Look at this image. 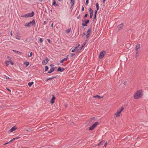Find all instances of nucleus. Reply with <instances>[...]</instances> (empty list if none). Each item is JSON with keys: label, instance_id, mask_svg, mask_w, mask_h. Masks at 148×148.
Returning a JSON list of instances; mask_svg holds the SVG:
<instances>
[{"label": "nucleus", "instance_id": "nucleus-1", "mask_svg": "<svg viewBox=\"0 0 148 148\" xmlns=\"http://www.w3.org/2000/svg\"><path fill=\"white\" fill-rule=\"evenodd\" d=\"M143 91L142 90H137L134 95V97L135 99H138L142 97Z\"/></svg>", "mask_w": 148, "mask_h": 148}, {"label": "nucleus", "instance_id": "nucleus-2", "mask_svg": "<svg viewBox=\"0 0 148 148\" xmlns=\"http://www.w3.org/2000/svg\"><path fill=\"white\" fill-rule=\"evenodd\" d=\"M124 109V108L123 107H122L120 109L117 110L116 112L114 114V116L117 117L120 116H121V112Z\"/></svg>", "mask_w": 148, "mask_h": 148}, {"label": "nucleus", "instance_id": "nucleus-3", "mask_svg": "<svg viewBox=\"0 0 148 148\" xmlns=\"http://www.w3.org/2000/svg\"><path fill=\"white\" fill-rule=\"evenodd\" d=\"M34 14V12L32 11L31 13H29L21 16V17L23 18L31 17L33 16Z\"/></svg>", "mask_w": 148, "mask_h": 148}, {"label": "nucleus", "instance_id": "nucleus-4", "mask_svg": "<svg viewBox=\"0 0 148 148\" xmlns=\"http://www.w3.org/2000/svg\"><path fill=\"white\" fill-rule=\"evenodd\" d=\"M35 24V22L34 19L32 20V21H30L29 23H26L25 25V27H31L32 25H34Z\"/></svg>", "mask_w": 148, "mask_h": 148}, {"label": "nucleus", "instance_id": "nucleus-5", "mask_svg": "<svg viewBox=\"0 0 148 148\" xmlns=\"http://www.w3.org/2000/svg\"><path fill=\"white\" fill-rule=\"evenodd\" d=\"M96 7L97 9V10H96L95 13V15L94 16V18H96V15L97 13V11L99 10V5L98 3H97L96 4Z\"/></svg>", "mask_w": 148, "mask_h": 148}, {"label": "nucleus", "instance_id": "nucleus-6", "mask_svg": "<svg viewBox=\"0 0 148 148\" xmlns=\"http://www.w3.org/2000/svg\"><path fill=\"white\" fill-rule=\"evenodd\" d=\"M105 53V52L104 51H103L101 52L100 54L99 58H102L104 56Z\"/></svg>", "mask_w": 148, "mask_h": 148}, {"label": "nucleus", "instance_id": "nucleus-7", "mask_svg": "<svg viewBox=\"0 0 148 148\" xmlns=\"http://www.w3.org/2000/svg\"><path fill=\"white\" fill-rule=\"evenodd\" d=\"M49 59L47 57L46 58L45 60H44L42 61V64L43 65H45L49 61Z\"/></svg>", "mask_w": 148, "mask_h": 148}, {"label": "nucleus", "instance_id": "nucleus-8", "mask_svg": "<svg viewBox=\"0 0 148 148\" xmlns=\"http://www.w3.org/2000/svg\"><path fill=\"white\" fill-rule=\"evenodd\" d=\"M99 124V123L98 122H96L93 124V129L96 127Z\"/></svg>", "mask_w": 148, "mask_h": 148}, {"label": "nucleus", "instance_id": "nucleus-9", "mask_svg": "<svg viewBox=\"0 0 148 148\" xmlns=\"http://www.w3.org/2000/svg\"><path fill=\"white\" fill-rule=\"evenodd\" d=\"M89 20H87L85 21V23H82V25L83 26H87V24L89 23Z\"/></svg>", "mask_w": 148, "mask_h": 148}, {"label": "nucleus", "instance_id": "nucleus-10", "mask_svg": "<svg viewBox=\"0 0 148 148\" xmlns=\"http://www.w3.org/2000/svg\"><path fill=\"white\" fill-rule=\"evenodd\" d=\"M56 99V97L54 95L52 96V97L51 99V102L52 104L53 103L55 102V100Z\"/></svg>", "mask_w": 148, "mask_h": 148}, {"label": "nucleus", "instance_id": "nucleus-11", "mask_svg": "<svg viewBox=\"0 0 148 148\" xmlns=\"http://www.w3.org/2000/svg\"><path fill=\"white\" fill-rule=\"evenodd\" d=\"M123 26V24H121L119 25L117 27V29L119 30H120L122 29Z\"/></svg>", "mask_w": 148, "mask_h": 148}, {"label": "nucleus", "instance_id": "nucleus-12", "mask_svg": "<svg viewBox=\"0 0 148 148\" xmlns=\"http://www.w3.org/2000/svg\"><path fill=\"white\" fill-rule=\"evenodd\" d=\"M17 128L16 126H14L10 129V132H12L15 131Z\"/></svg>", "mask_w": 148, "mask_h": 148}, {"label": "nucleus", "instance_id": "nucleus-13", "mask_svg": "<svg viewBox=\"0 0 148 148\" xmlns=\"http://www.w3.org/2000/svg\"><path fill=\"white\" fill-rule=\"evenodd\" d=\"M90 14V18H91L92 17V10L91 8H90L89 9Z\"/></svg>", "mask_w": 148, "mask_h": 148}, {"label": "nucleus", "instance_id": "nucleus-14", "mask_svg": "<svg viewBox=\"0 0 148 148\" xmlns=\"http://www.w3.org/2000/svg\"><path fill=\"white\" fill-rule=\"evenodd\" d=\"M140 45L139 44H138L136 45V51H139L138 50L140 48Z\"/></svg>", "mask_w": 148, "mask_h": 148}, {"label": "nucleus", "instance_id": "nucleus-15", "mask_svg": "<svg viewBox=\"0 0 148 148\" xmlns=\"http://www.w3.org/2000/svg\"><path fill=\"white\" fill-rule=\"evenodd\" d=\"M55 69V68L54 67H53V68H52L50 69V70L48 71V73H52V72H53V71H54Z\"/></svg>", "mask_w": 148, "mask_h": 148}, {"label": "nucleus", "instance_id": "nucleus-16", "mask_svg": "<svg viewBox=\"0 0 148 148\" xmlns=\"http://www.w3.org/2000/svg\"><path fill=\"white\" fill-rule=\"evenodd\" d=\"M64 70V68H62L60 67H59L57 69V71H60V72H62Z\"/></svg>", "mask_w": 148, "mask_h": 148}, {"label": "nucleus", "instance_id": "nucleus-17", "mask_svg": "<svg viewBox=\"0 0 148 148\" xmlns=\"http://www.w3.org/2000/svg\"><path fill=\"white\" fill-rule=\"evenodd\" d=\"M103 143L104 144V146L106 147L108 144L107 142H106V141L103 140L102 141L100 142V144L102 143Z\"/></svg>", "mask_w": 148, "mask_h": 148}, {"label": "nucleus", "instance_id": "nucleus-18", "mask_svg": "<svg viewBox=\"0 0 148 148\" xmlns=\"http://www.w3.org/2000/svg\"><path fill=\"white\" fill-rule=\"evenodd\" d=\"M94 97L95 98H97L98 99H100L103 97H101L99 95H96V96H95L94 97Z\"/></svg>", "mask_w": 148, "mask_h": 148}, {"label": "nucleus", "instance_id": "nucleus-19", "mask_svg": "<svg viewBox=\"0 0 148 148\" xmlns=\"http://www.w3.org/2000/svg\"><path fill=\"white\" fill-rule=\"evenodd\" d=\"M53 5L54 6H58V5L57 4H56V1L53 0Z\"/></svg>", "mask_w": 148, "mask_h": 148}, {"label": "nucleus", "instance_id": "nucleus-20", "mask_svg": "<svg viewBox=\"0 0 148 148\" xmlns=\"http://www.w3.org/2000/svg\"><path fill=\"white\" fill-rule=\"evenodd\" d=\"M67 60V58H64L62 59L60 61V62L61 63H63L65 61H66Z\"/></svg>", "mask_w": 148, "mask_h": 148}, {"label": "nucleus", "instance_id": "nucleus-21", "mask_svg": "<svg viewBox=\"0 0 148 148\" xmlns=\"http://www.w3.org/2000/svg\"><path fill=\"white\" fill-rule=\"evenodd\" d=\"M56 77V76H52V77L51 78H48L46 80H45L46 82H47L49 80H51L52 79H54Z\"/></svg>", "mask_w": 148, "mask_h": 148}, {"label": "nucleus", "instance_id": "nucleus-22", "mask_svg": "<svg viewBox=\"0 0 148 148\" xmlns=\"http://www.w3.org/2000/svg\"><path fill=\"white\" fill-rule=\"evenodd\" d=\"M12 51H14V52L15 53H17L18 55H21V52H19V51H16V50H13Z\"/></svg>", "mask_w": 148, "mask_h": 148}, {"label": "nucleus", "instance_id": "nucleus-23", "mask_svg": "<svg viewBox=\"0 0 148 148\" xmlns=\"http://www.w3.org/2000/svg\"><path fill=\"white\" fill-rule=\"evenodd\" d=\"M128 81L127 80H125L124 81L123 84L125 85H127L128 84Z\"/></svg>", "mask_w": 148, "mask_h": 148}, {"label": "nucleus", "instance_id": "nucleus-24", "mask_svg": "<svg viewBox=\"0 0 148 148\" xmlns=\"http://www.w3.org/2000/svg\"><path fill=\"white\" fill-rule=\"evenodd\" d=\"M70 1H71V6H72L74 5L75 0H70Z\"/></svg>", "mask_w": 148, "mask_h": 148}, {"label": "nucleus", "instance_id": "nucleus-25", "mask_svg": "<svg viewBox=\"0 0 148 148\" xmlns=\"http://www.w3.org/2000/svg\"><path fill=\"white\" fill-rule=\"evenodd\" d=\"M85 42H84V44L83 45H82V46H81L80 47H79V49H78V50H81L82 49V48H83V47L85 45Z\"/></svg>", "mask_w": 148, "mask_h": 148}, {"label": "nucleus", "instance_id": "nucleus-26", "mask_svg": "<svg viewBox=\"0 0 148 148\" xmlns=\"http://www.w3.org/2000/svg\"><path fill=\"white\" fill-rule=\"evenodd\" d=\"M24 64L26 65V67L29 64V63L27 61H26L24 63Z\"/></svg>", "mask_w": 148, "mask_h": 148}, {"label": "nucleus", "instance_id": "nucleus-27", "mask_svg": "<svg viewBox=\"0 0 148 148\" xmlns=\"http://www.w3.org/2000/svg\"><path fill=\"white\" fill-rule=\"evenodd\" d=\"M34 84V82H29L28 83V85L30 87L33 84Z\"/></svg>", "mask_w": 148, "mask_h": 148}, {"label": "nucleus", "instance_id": "nucleus-28", "mask_svg": "<svg viewBox=\"0 0 148 148\" xmlns=\"http://www.w3.org/2000/svg\"><path fill=\"white\" fill-rule=\"evenodd\" d=\"M71 28H69L66 30V32L68 34L71 31Z\"/></svg>", "mask_w": 148, "mask_h": 148}, {"label": "nucleus", "instance_id": "nucleus-29", "mask_svg": "<svg viewBox=\"0 0 148 148\" xmlns=\"http://www.w3.org/2000/svg\"><path fill=\"white\" fill-rule=\"evenodd\" d=\"M90 28L87 31V34L88 35H90Z\"/></svg>", "mask_w": 148, "mask_h": 148}, {"label": "nucleus", "instance_id": "nucleus-30", "mask_svg": "<svg viewBox=\"0 0 148 148\" xmlns=\"http://www.w3.org/2000/svg\"><path fill=\"white\" fill-rule=\"evenodd\" d=\"M139 51H136V58L137 57H138L139 55V53H138Z\"/></svg>", "mask_w": 148, "mask_h": 148}, {"label": "nucleus", "instance_id": "nucleus-31", "mask_svg": "<svg viewBox=\"0 0 148 148\" xmlns=\"http://www.w3.org/2000/svg\"><path fill=\"white\" fill-rule=\"evenodd\" d=\"M45 71L46 72L48 71V70L49 69V67L47 66H45Z\"/></svg>", "mask_w": 148, "mask_h": 148}, {"label": "nucleus", "instance_id": "nucleus-32", "mask_svg": "<svg viewBox=\"0 0 148 148\" xmlns=\"http://www.w3.org/2000/svg\"><path fill=\"white\" fill-rule=\"evenodd\" d=\"M4 78L5 79H10V78L8 77L5 75H4Z\"/></svg>", "mask_w": 148, "mask_h": 148}, {"label": "nucleus", "instance_id": "nucleus-33", "mask_svg": "<svg viewBox=\"0 0 148 148\" xmlns=\"http://www.w3.org/2000/svg\"><path fill=\"white\" fill-rule=\"evenodd\" d=\"M90 36V35H88V34H86V39L87 40L88 38Z\"/></svg>", "mask_w": 148, "mask_h": 148}, {"label": "nucleus", "instance_id": "nucleus-34", "mask_svg": "<svg viewBox=\"0 0 148 148\" xmlns=\"http://www.w3.org/2000/svg\"><path fill=\"white\" fill-rule=\"evenodd\" d=\"M16 38L17 39L20 40V37L18 36V35L16 36Z\"/></svg>", "mask_w": 148, "mask_h": 148}, {"label": "nucleus", "instance_id": "nucleus-35", "mask_svg": "<svg viewBox=\"0 0 148 148\" xmlns=\"http://www.w3.org/2000/svg\"><path fill=\"white\" fill-rule=\"evenodd\" d=\"M21 135H19L18 137H16V139H17L21 138Z\"/></svg>", "mask_w": 148, "mask_h": 148}, {"label": "nucleus", "instance_id": "nucleus-36", "mask_svg": "<svg viewBox=\"0 0 148 148\" xmlns=\"http://www.w3.org/2000/svg\"><path fill=\"white\" fill-rule=\"evenodd\" d=\"M88 16V14H85V15L84 16V18H85L87 17Z\"/></svg>", "mask_w": 148, "mask_h": 148}, {"label": "nucleus", "instance_id": "nucleus-37", "mask_svg": "<svg viewBox=\"0 0 148 148\" xmlns=\"http://www.w3.org/2000/svg\"><path fill=\"white\" fill-rule=\"evenodd\" d=\"M43 41V40L42 38H40L39 39V42L40 43H42Z\"/></svg>", "mask_w": 148, "mask_h": 148}, {"label": "nucleus", "instance_id": "nucleus-38", "mask_svg": "<svg viewBox=\"0 0 148 148\" xmlns=\"http://www.w3.org/2000/svg\"><path fill=\"white\" fill-rule=\"evenodd\" d=\"M104 143H101V144H100V143H99V144H98V145L99 146H100L101 145H103V146H104Z\"/></svg>", "mask_w": 148, "mask_h": 148}, {"label": "nucleus", "instance_id": "nucleus-39", "mask_svg": "<svg viewBox=\"0 0 148 148\" xmlns=\"http://www.w3.org/2000/svg\"><path fill=\"white\" fill-rule=\"evenodd\" d=\"M89 130H92V125L89 128Z\"/></svg>", "mask_w": 148, "mask_h": 148}, {"label": "nucleus", "instance_id": "nucleus-40", "mask_svg": "<svg viewBox=\"0 0 148 148\" xmlns=\"http://www.w3.org/2000/svg\"><path fill=\"white\" fill-rule=\"evenodd\" d=\"M145 125V126H148V122H146V124Z\"/></svg>", "mask_w": 148, "mask_h": 148}, {"label": "nucleus", "instance_id": "nucleus-41", "mask_svg": "<svg viewBox=\"0 0 148 148\" xmlns=\"http://www.w3.org/2000/svg\"><path fill=\"white\" fill-rule=\"evenodd\" d=\"M78 47L76 46L75 47L74 49H75V50L76 51L78 49Z\"/></svg>", "mask_w": 148, "mask_h": 148}, {"label": "nucleus", "instance_id": "nucleus-42", "mask_svg": "<svg viewBox=\"0 0 148 148\" xmlns=\"http://www.w3.org/2000/svg\"><path fill=\"white\" fill-rule=\"evenodd\" d=\"M32 52H30V54L29 56H28V57H30L32 56Z\"/></svg>", "mask_w": 148, "mask_h": 148}, {"label": "nucleus", "instance_id": "nucleus-43", "mask_svg": "<svg viewBox=\"0 0 148 148\" xmlns=\"http://www.w3.org/2000/svg\"><path fill=\"white\" fill-rule=\"evenodd\" d=\"M88 1H89V0H86V5H88Z\"/></svg>", "mask_w": 148, "mask_h": 148}, {"label": "nucleus", "instance_id": "nucleus-44", "mask_svg": "<svg viewBox=\"0 0 148 148\" xmlns=\"http://www.w3.org/2000/svg\"><path fill=\"white\" fill-rule=\"evenodd\" d=\"M10 64L12 65L14 64V63L12 61H10Z\"/></svg>", "mask_w": 148, "mask_h": 148}, {"label": "nucleus", "instance_id": "nucleus-45", "mask_svg": "<svg viewBox=\"0 0 148 148\" xmlns=\"http://www.w3.org/2000/svg\"><path fill=\"white\" fill-rule=\"evenodd\" d=\"M75 55V53H72L71 55V57H72L73 56H74Z\"/></svg>", "mask_w": 148, "mask_h": 148}, {"label": "nucleus", "instance_id": "nucleus-46", "mask_svg": "<svg viewBox=\"0 0 148 148\" xmlns=\"http://www.w3.org/2000/svg\"><path fill=\"white\" fill-rule=\"evenodd\" d=\"M50 66L51 67H52V68H53V67L54 66V65H53V64H50Z\"/></svg>", "mask_w": 148, "mask_h": 148}, {"label": "nucleus", "instance_id": "nucleus-47", "mask_svg": "<svg viewBox=\"0 0 148 148\" xmlns=\"http://www.w3.org/2000/svg\"><path fill=\"white\" fill-rule=\"evenodd\" d=\"M47 40V41H48V42L49 43H50V42L51 40H50L49 39H48Z\"/></svg>", "mask_w": 148, "mask_h": 148}, {"label": "nucleus", "instance_id": "nucleus-48", "mask_svg": "<svg viewBox=\"0 0 148 148\" xmlns=\"http://www.w3.org/2000/svg\"><path fill=\"white\" fill-rule=\"evenodd\" d=\"M85 35V33L84 32H83V34H82V36L83 37Z\"/></svg>", "mask_w": 148, "mask_h": 148}, {"label": "nucleus", "instance_id": "nucleus-49", "mask_svg": "<svg viewBox=\"0 0 148 148\" xmlns=\"http://www.w3.org/2000/svg\"><path fill=\"white\" fill-rule=\"evenodd\" d=\"M82 11H83L84 10V8L83 6H82Z\"/></svg>", "mask_w": 148, "mask_h": 148}, {"label": "nucleus", "instance_id": "nucleus-50", "mask_svg": "<svg viewBox=\"0 0 148 148\" xmlns=\"http://www.w3.org/2000/svg\"><path fill=\"white\" fill-rule=\"evenodd\" d=\"M75 51V49H73L72 51H71L72 52H74V51Z\"/></svg>", "mask_w": 148, "mask_h": 148}, {"label": "nucleus", "instance_id": "nucleus-51", "mask_svg": "<svg viewBox=\"0 0 148 148\" xmlns=\"http://www.w3.org/2000/svg\"><path fill=\"white\" fill-rule=\"evenodd\" d=\"M6 89H7L8 91H10V92H11V90H10L9 89V88H7Z\"/></svg>", "mask_w": 148, "mask_h": 148}, {"label": "nucleus", "instance_id": "nucleus-52", "mask_svg": "<svg viewBox=\"0 0 148 148\" xmlns=\"http://www.w3.org/2000/svg\"><path fill=\"white\" fill-rule=\"evenodd\" d=\"M12 140H13V141H14L16 139V138H13L12 139Z\"/></svg>", "mask_w": 148, "mask_h": 148}, {"label": "nucleus", "instance_id": "nucleus-53", "mask_svg": "<svg viewBox=\"0 0 148 148\" xmlns=\"http://www.w3.org/2000/svg\"><path fill=\"white\" fill-rule=\"evenodd\" d=\"M10 143L9 142H7V143L4 144V145H7V144H8V143Z\"/></svg>", "mask_w": 148, "mask_h": 148}, {"label": "nucleus", "instance_id": "nucleus-54", "mask_svg": "<svg viewBox=\"0 0 148 148\" xmlns=\"http://www.w3.org/2000/svg\"><path fill=\"white\" fill-rule=\"evenodd\" d=\"M69 56V55H67L66 56V57L65 58H67V59L68 58V56Z\"/></svg>", "mask_w": 148, "mask_h": 148}, {"label": "nucleus", "instance_id": "nucleus-55", "mask_svg": "<svg viewBox=\"0 0 148 148\" xmlns=\"http://www.w3.org/2000/svg\"><path fill=\"white\" fill-rule=\"evenodd\" d=\"M65 108H67V107H68V106L67 104H66L65 105Z\"/></svg>", "mask_w": 148, "mask_h": 148}, {"label": "nucleus", "instance_id": "nucleus-56", "mask_svg": "<svg viewBox=\"0 0 148 148\" xmlns=\"http://www.w3.org/2000/svg\"><path fill=\"white\" fill-rule=\"evenodd\" d=\"M80 45L79 44H78L77 45V47H78V48L79 47V46Z\"/></svg>", "mask_w": 148, "mask_h": 148}, {"label": "nucleus", "instance_id": "nucleus-57", "mask_svg": "<svg viewBox=\"0 0 148 148\" xmlns=\"http://www.w3.org/2000/svg\"><path fill=\"white\" fill-rule=\"evenodd\" d=\"M53 23H52V24L51 25V26L52 27H53Z\"/></svg>", "mask_w": 148, "mask_h": 148}, {"label": "nucleus", "instance_id": "nucleus-58", "mask_svg": "<svg viewBox=\"0 0 148 148\" xmlns=\"http://www.w3.org/2000/svg\"><path fill=\"white\" fill-rule=\"evenodd\" d=\"M44 24H46V21H44L43 23Z\"/></svg>", "mask_w": 148, "mask_h": 148}, {"label": "nucleus", "instance_id": "nucleus-59", "mask_svg": "<svg viewBox=\"0 0 148 148\" xmlns=\"http://www.w3.org/2000/svg\"><path fill=\"white\" fill-rule=\"evenodd\" d=\"M11 140L10 141H9V142H10V143H11V142L12 141H13V140Z\"/></svg>", "mask_w": 148, "mask_h": 148}, {"label": "nucleus", "instance_id": "nucleus-60", "mask_svg": "<svg viewBox=\"0 0 148 148\" xmlns=\"http://www.w3.org/2000/svg\"><path fill=\"white\" fill-rule=\"evenodd\" d=\"M105 1H106V0H103V3H104Z\"/></svg>", "mask_w": 148, "mask_h": 148}, {"label": "nucleus", "instance_id": "nucleus-61", "mask_svg": "<svg viewBox=\"0 0 148 148\" xmlns=\"http://www.w3.org/2000/svg\"><path fill=\"white\" fill-rule=\"evenodd\" d=\"M11 61L10 60V59L9 60V61H8V62H10Z\"/></svg>", "mask_w": 148, "mask_h": 148}, {"label": "nucleus", "instance_id": "nucleus-62", "mask_svg": "<svg viewBox=\"0 0 148 148\" xmlns=\"http://www.w3.org/2000/svg\"><path fill=\"white\" fill-rule=\"evenodd\" d=\"M39 1H40V2H41L43 0H38Z\"/></svg>", "mask_w": 148, "mask_h": 148}, {"label": "nucleus", "instance_id": "nucleus-63", "mask_svg": "<svg viewBox=\"0 0 148 148\" xmlns=\"http://www.w3.org/2000/svg\"><path fill=\"white\" fill-rule=\"evenodd\" d=\"M26 131L27 132L29 131V130L28 129L26 130Z\"/></svg>", "mask_w": 148, "mask_h": 148}, {"label": "nucleus", "instance_id": "nucleus-64", "mask_svg": "<svg viewBox=\"0 0 148 148\" xmlns=\"http://www.w3.org/2000/svg\"><path fill=\"white\" fill-rule=\"evenodd\" d=\"M12 32H10V35H11V36H12Z\"/></svg>", "mask_w": 148, "mask_h": 148}]
</instances>
